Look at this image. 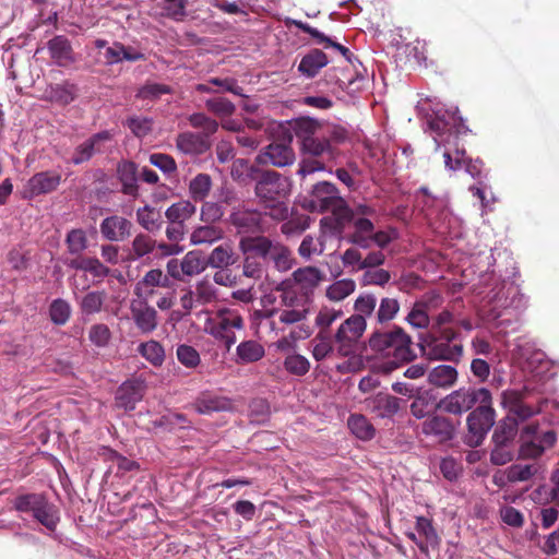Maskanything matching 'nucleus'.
<instances>
[{
	"mask_svg": "<svg viewBox=\"0 0 559 559\" xmlns=\"http://www.w3.org/2000/svg\"><path fill=\"white\" fill-rule=\"evenodd\" d=\"M457 370L450 365H439L432 368L427 376L430 385L439 389H450L457 381Z\"/></svg>",
	"mask_w": 559,
	"mask_h": 559,
	"instance_id": "nucleus-34",
	"label": "nucleus"
},
{
	"mask_svg": "<svg viewBox=\"0 0 559 559\" xmlns=\"http://www.w3.org/2000/svg\"><path fill=\"white\" fill-rule=\"evenodd\" d=\"M539 471L540 464L536 462L530 464L516 463L506 469V476L509 483L528 481L535 477Z\"/></svg>",
	"mask_w": 559,
	"mask_h": 559,
	"instance_id": "nucleus-43",
	"label": "nucleus"
},
{
	"mask_svg": "<svg viewBox=\"0 0 559 559\" xmlns=\"http://www.w3.org/2000/svg\"><path fill=\"white\" fill-rule=\"evenodd\" d=\"M71 314L70 305L61 299H55L49 306L50 320L57 325H63L68 322Z\"/></svg>",
	"mask_w": 559,
	"mask_h": 559,
	"instance_id": "nucleus-63",
	"label": "nucleus"
},
{
	"mask_svg": "<svg viewBox=\"0 0 559 559\" xmlns=\"http://www.w3.org/2000/svg\"><path fill=\"white\" fill-rule=\"evenodd\" d=\"M230 224L238 234L263 233V214L254 209L239 206L234 209L229 216Z\"/></svg>",
	"mask_w": 559,
	"mask_h": 559,
	"instance_id": "nucleus-17",
	"label": "nucleus"
},
{
	"mask_svg": "<svg viewBox=\"0 0 559 559\" xmlns=\"http://www.w3.org/2000/svg\"><path fill=\"white\" fill-rule=\"evenodd\" d=\"M289 280L297 289L307 293V296L312 299L313 292L324 280V275L316 266H304L295 270Z\"/></svg>",
	"mask_w": 559,
	"mask_h": 559,
	"instance_id": "nucleus-23",
	"label": "nucleus"
},
{
	"mask_svg": "<svg viewBox=\"0 0 559 559\" xmlns=\"http://www.w3.org/2000/svg\"><path fill=\"white\" fill-rule=\"evenodd\" d=\"M188 121L192 128L202 130L198 133L199 135H204L205 140H210V138L218 130V122L203 112L190 115L188 117Z\"/></svg>",
	"mask_w": 559,
	"mask_h": 559,
	"instance_id": "nucleus-54",
	"label": "nucleus"
},
{
	"mask_svg": "<svg viewBox=\"0 0 559 559\" xmlns=\"http://www.w3.org/2000/svg\"><path fill=\"white\" fill-rule=\"evenodd\" d=\"M377 304L378 300L373 294H360L354 302V310L356 313L353 316H360L361 319L371 317L373 313H376Z\"/></svg>",
	"mask_w": 559,
	"mask_h": 559,
	"instance_id": "nucleus-61",
	"label": "nucleus"
},
{
	"mask_svg": "<svg viewBox=\"0 0 559 559\" xmlns=\"http://www.w3.org/2000/svg\"><path fill=\"white\" fill-rule=\"evenodd\" d=\"M330 215L324 216L320 221V225L323 229L330 231L332 235H341L344 233L346 226L358 218L355 217V212L348 206L347 202L343 200L341 204L334 206Z\"/></svg>",
	"mask_w": 559,
	"mask_h": 559,
	"instance_id": "nucleus-19",
	"label": "nucleus"
},
{
	"mask_svg": "<svg viewBox=\"0 0 559 559\" xmlns=\"http://www.w3.org/2000/svg\"><path fill=\"white\" fill-rule=\"evenodd\" d=\"M295 160V153L289 143L273 142L269 144L257 156V163L262 165H272L275 167H285L292 165Z\"/></svg>",
	"mask_w": 559,
	"mask_h": 559,
	"instance_id": "nucleus-20",
	"label": "nucleus"
},
{
	"mask_svg": "<svg viewBox=\"0 0 559 559\" xmlns=\"http://www.w3.org/2000/svg\"><path fill=\"white\" fill-rule=\"evenodd\" d=\"M79 86L69 80H64L60 83L49 84L45 90L44 98L47 102L64 107L73 103L79 97Z\"/></svg>",
	"mask_w": 559,
	"mask_h": 559,
	"instance_id": "nucleus-22",
	"label": "nucleus"
},
{
	"mask_svg": "<svg viewBox=\"0 0 559 559\" xmlns=\"http://www.w3.org/2000/svg\"><path fill=\"white\" fill-rule=\"evenodd\" d=\"M554 429L540 430L538 423H531L520 430L521 443L518 449L520 460H537L557 443Z\"/></svg>",
	"mask_w": 559,
	"mask_h": 559,
	"instance_id": "nucleus-4",
	"label": "nucleus"
},
{
	"mask_svg": "<svg viewBox=\"0 0 559 559\" xmlns=\"http://www.w3.org/2000/svg\"><path fill=\"white\" fill-rule=\"evenodd\" d=\"M438 146L441 144L444 145L443 158L445 168L452 171L463 169V164L465 163V148L460 145L457 136H454V140H437Z\"/></svg>",
	"mask_w": 559,
	"mask_h": 559,
	"instance_id": "nucleus-31",
	"label": "nucleus"
},
{
	"mask_svg": "<svg viewBox=\"0 0 559 559\" xmlns=\"http://www.w3.org/2000/svg\"><path fill=\"white\" fill-rule=\"evenodd\" d=\"M343 200L334 183L320 181L312 187L307 207L311 212L324 213L341 204Z\"/></svg>",
	"mask_w": 559,
	"mask_h": 559,
	"instance_id": "nucleus-14",
	"label": "nucleus"
},
{
	"mask_svg": "<svg viewBox=\"0 0 559 559\" xmlns=\"http://www.w3.org/2000/svg\"><path fill=\"white\" fill-rule=\"evenodd\" d=\"M490 391L486 388L462 386L441 399L435 408L447 414L461 416L480 402H488Z\"/></svg>",
	"mask_w": 559,
	"mask_h": 559,
	"instance_id": "nucleus-8",
	"label": "nucleus"
},
{
	"mask_svg": "<svg viewBox=\"0 0 559 559\" xmlns=\"http://www.w3.org/2000/svg\"><path fill=\"white\" fill-rule=\"evenodd\" d=\"M412 344V337L399 325L391 330L374 331L368 340L370 349L384 358H391L395 367L416 358Z\"/></svg>",
	"mask_w": 559,
	"mask_h": 559,
	"instance_id": "nucleus-2",
	"label": "nucleus"
},
{
	"mask_svg": "<svg viewBox=\"0 0 559 559\" xmlns=\"http://www.w3.org/2000/svg\"><path fill=\"white\" fill-rule=\"evenodd\" d=\"M366 403L370 411L381 418H391L401 408V400L399 397L382 392L366 399Z\"/></svg>",
	"mask_w": 559,
	"mask_h": 559,
	"instance_id": "nucleus-26",
	"label": "nucleus"
},
{
	"mask_svg": "<svg viewBox=\"0 0 559 559\" xmlns=\"http://www.w3.org/2000/svg\"><path fill=\"white\" fill-rule=\"evenodd\" d=\"M117 177L121 183V192L126 195L138 198V165L132 160H121L117 165Z\"/></svg>",
	"mask_w": 559,
	"mask_h": 559,
	"instance_id": "nucleus-29",
	"label": "nucleus"
},
{
	"mask_svg": "<svg viewBox=\"0 0 559 559\" xmlns=\"http://www.w3.org/2000/svg\"><path fill=\"white\" fill-rule=\"evenodd\" d=\"M420 431L436 443H445L454 439L456 426L451 418L432 414L421 423Z\"/></svg>",
	"mask_w": 559,
	"mask_h": 559,
	"instance_id": "nucleus-16",
	"label": "nucleus"
},
{
	"mask_svg": "<svg viewBox=\"0 0 559 559\" xmlns=\"http://www.w3.org/2000/svg\"><path fill=\"white\" fill-rule=\"evenodd\" d=\"M356 283L352 278L334 282L326 288V297L332 301H342L355 292Z\"/></svg>",
	"mask_w": 559,
	"mask_h": 559,
	"instance_id": "nucleus-59",
	"label": "nucleus"
},
{
	"mask_svg": "<svg viewBox=\"0 0 559 559\" xmlns=\"http://www.w3.org/2000/svg\"><path fill=\"white\" fill-rule=\"evenodd\" d=\"M528 364L533 367V371L536 376H545L548 378L555 376V372H551L554 362L546 357L544 352H534L528 358Z\"/></svg>",
	"mask_w": 559,
	"mask_h": 559,
	"instance_id": "nucleus-62",
	"label": "nucleus"
},
{
	"mask_svg": "<svg viewBox=\"0 0 559 559\" xmlns=\"http://www.w3.org/2000/svg\"><path fill=\"white\" fill-rule=\"evenodd\" d=\"M133 224L126 217L111 215L99 225L102 236L108 241H123L131 236Z\"/></svg>",
	"mask_w": 559,
	"mask_h": 559,
	"instance_id": "nucleus-21",
	"label": "nucleus"
},
{
	"mask_svg": "<svg viewBox=\"0 0 559 559\" xmlns=\"http://www.w3.org/2000/svg\"><path fill=\"white\" fill-rule=\"evenodd\" d=\"M254 193L266 214L275 221H285L289 216L285 202L290 193V181L275 170H261L254 177Z\"/></svg>",
	"mask_w": 559,
	"mask_h": 559,
	"instance_id": "nucleus-1",
	"label": "nucleus"
},
{
	"mask_svg": "<svg viewBox=\"0 0 559 559\" xmlns=\"http://www.w3.org/2000/svg\"><path fill=\"white\" fill-rule=\"evenodd\" d=\"M453 329H440V332H430L423 340V350L429 359L459 361L463 354V346L453 343L457 337Z\"/></svg>",
	"mask_w": 559,
	"mask_h": 559,
	"instance_id": "nucleus-6",
	"label": "nucleus"
},
{
	"mask_svg": "<svg viewBox=\"0 0 559 559\" xmlns=\"http://www.w3.org/2000/svg\"><path fill=\"white\" fill-rule=\"evenodd\" d=\"M212 189V178L207 174H198L189 183V193L194 202H202Z\"/></svg>",
	"mask_w": 559,
	"mask_h": 559,
	"instance_id": "nucleus-53",
	"label": "nucleus"
},
{
	"mask_svg": "<svg viewBox=\"0 0 559 559\" xmlns=\"http://www.w3.org/2000/svg\"><path fill=\"white\" fill-rule=\"evenodd\" d=\"M237 364L246 365L257 362L262 359L265 355V350L262 344L257 341L248 340L241 342L237 348Z\"/></svg>",
	"mask_w": 559,
	"mask_h": 559,
	"instance_id": "nucleus-40",
	"label": "nucleus"
},
{
	"mask_svg": "<svg viewBox=\"0 0 559 559\" xmlns=\"http://www.w3.org/2000/svg\"><path fill=\"white\" fill-rule=\"evenodd\" d=\"M243 328V318L238 309L221 308L207 320L205 331L229 350L237 341L235 332Z\"/></svg>",
	"mask_w": 559,
	"mask_h": 559,
	"instance_id": "nucleus-5",
	"label": "nucleus"
},
{
	"mask_svg": "<svg viewBox=\"0 0 559 559\" xmlns=\"http://www.w3.org/2000/svg\"><path fill=\"white\" fill-rule=\"evenodd\" d=\"M345 239L348 243L362 249H369L371 243H376L380 249H384L392 241V237L388 231H376L373 223L365 217H359L354 222V230Z\"/></svg>",
	"mask_w": 559,
	"mask_h": 559,
	"instance_id": "nucleus-11",
	"label": "nucleus"
},
{
	"mask_svg": "<svg viewBox=\"0 0 559 559\" xmlns=\"http://www.w3.org/2000/svg\"><path fill=\"white\" fill-rule=\"evenodd\" d=\"M293 24L298 29L302 31L304 33H306V34L310 35L312 38H314L318 44H322L325 47H333V48H335L336 50H338L342 53V56L348 62H352L353 53L345 46H343V45H341V44H338L336 41H333L330 37L324 35L322 32L318 31L317 28L312 27L308 23H305L302 21L294 20Z\"/></svg>",
	"mask_w": 559,
	"mask_h": 559,
	"instance_id": "nucleus-37",
	"label": "nucleus"
},
{
	"mask_svg": "<svg viewBox=\"0 0 559 559\" xmlns=\"http://www.w3.org/2000/svg\"><path fill=\"white\" fill-rule=\"evenodd\" d=\"M293 129L301 146L306 139L317 136L320 132H322L324 127H321L316 119L302 117L295 120Z\"/></svg>",
	"mask_w": 559,
	"mask_h": 559,
	"instance_id": "nucleus-46",
	"label": "nucleus"
},
{
	"mask_svg": "<svg viewBox=\"0 0 559 559\" xmlns=\"http://www.w3.org/2000/svg\"><path fill=\"white\" fill-rule=\"evenodd\" d=\"M429 302L425 300H417L414 302L411 311L405 320L408 324L416 329H427L430 325V318L428 314Z\"/></svg>",
	"mask_w": 559,
	"mask_h": 559,
	"instance_id": "nucleus-48",
	"label": "nucleus"
},
{
	"mask_svg": "<svg viewBox=\"0 0 559 559\" xmlns=\"http://www.w3.org/2000/svg\"><path fill=\"white\" fill-rule=\"evenodd\" d=\"M13 508L21 513H31L37 522L51 532L56 530L60 520L58 510L43 493L20 495L14 499Z\"/></svg>",
	"mask_w": 559,
	"mask_h": 559,
	"instance_id": "nucleus-7",
	"label": "nucleus"
},
{
	"mask_svg": "<svg viewBox=\"0 0 559 559\" xmlns=\"http://www.w3.org/2000/svg\"><path fill=\"white\" fill-rule=\"evenodd\" d=\"M136 222L147 233H156L163 226L162 215L151 205H144L136 210Z\"/></svg>",
	"mask_w": 559,
	"mask_h": 559,
	"instance_id": "nucleus-42",
	"label": "nucleus"
},
{
	"mask_svg": "<svg viewBox=\"0 0 559 559\" xmlns=\"http://www.w3.org/2000/svg\"><path fill=\"white\" fill-rule=\"evenodd\" d=\"M114 136L112 130H103L92 134L74 148L71 163L82 165L90 162L94 155L104 154L106 144L111 142Z\"/></svg>",
	"mask_w": 559,
	"mask_h": 559,
	"instance_id": "nucleus-13",
	"label": "nucleus"
},
{
	"mask_svg": "<svg viewBox=\"0 0 559 559\" xmlns=\"http://www.w3.org/2000/svg\"><path fill=\"white\" fill-rule=\"evenodd\" d=\"M347 140L348 132L345 128L337 124H329L317 136L306 139L300 148L305 155L332 162L341 155L338 145Z\"/></svg>",
	"mask_w": 559,
	"mask_h": 559,
	"instance_id": "nucleus-3",
	"label": "nucleus"
},
{
	"mask_svg": "<svg viewBox=\"0 0 559 559\" xmlns=\"http://www.w3.org/2000/svg\"><path fill=\"white\" fill-rule=\"evenodd\" d=\"M193 292L195 294V301L200 306L212 304L217 299V289L207 278L198 281Z\"/></svg>",
	"mask_w": 559,
	"mask_h": 559,
	"instance_id": "nucleus-60",
	"label": "nucleus"
},
{
	"mask_svg": "<svg viewBox=\"0 0 559 559\" xmlns=\"http://www.w3.org/2000/svg\"><path fill=\"white\" fill-rule=\"evenodd\" d=\"M197 211L195 205L190 201H179L171 204L165 212V216L169 223L183 224L191 218Z\"/></svg>",
	"mask_w": 559,
	"mask_h": 559,
	"instance_id": "nucleus-47",
	"label": "nucleus"
},
{
	"mask_svg": "<svg viewBox=\"0 0 559 559\" xmlns=\"http://www.w3.org/2000/svg\"><path fill=\"white\" fill-rule=\"evenodd\" d=\"M276 292L280 293L281 305L285 308H305L309 310L312 299L307 296V293H301L300 289H297L290 280L283 281L276 287Z\"/></svg>",
	"mask_w": 559,
	"mask_h": 559,
	"instance_id": "nucleus-25",
	"label": "nucleus"
},
{
	"mask_svg": "<svg viewBox=\"0 0 559 559\" xmlns=\"http://www.w3.org/2000/svg\"><path fill=\"white\" fill-rule=\"evenodd\" d=\"M156 248V241L148 234H138L131 243L129 257L131 260H140L151 254Z\"/></svg>",
	"mask_w": 559,
	"mask_h": 559,
	"instance_id": "nucleus-49",
	"label": "nucleus"
},
{
	"mask_svg": "<svg viewBox=\"0 0 559 559\" xmlns=\"http://www.w3.org/2000/svg\"><path fill=\"white\" fill-rule=\"evenodd\" d=\"M50 57L56 59L58 63L63 61H73V50L70 40L62 35L52 37L47 43Z\"/></svg>",
	"mask_w": 559,
	"mask_h": 559,
	"instance_id": "nucleus-44",
	"label": "nucleus"
},
{
	"mask_svg": "<svg viewBox=\"0 0 559 559\" xmlns=\"http://www.w3.org/2000/svg\"><path fill=\"white\" fill-rule=\"evenodd\" d=\"M68 266L74 270L91 273L94 277H106L110 273V269L104 265L95 257L78 255L68 262Z\"/></svg>",
	"mask_w": 559,
	"mask_h": 559,
	"instance_id": "nucleus-36",
	"label": "nucleus"
},
{
	"mask_svg": "<svg viewBox=\"0 0 559 559\" xmlns=\"http://www.w3.org/2000/svg\"><path fill=\"white\" fill-rule=\"evenodd\" d=\"M367 329L366 319L350 316L336 330L334 342L338 357H355L359 350L360 340Z\"/></svg>",
	"mask_w": 559,
	"mask_h": 559,
	"instance_id": "nucleus-9",
	"label": "nucleus"
},
{
	"mask_svg": "<svg viewBox=\"0 0 559 559\" xmlns=\"http://www.w3.org/2000/svg\"><path fill=\"white\" fill-rule=\"evenodd\" d=\"M182 261L181 270H185L187 277H192L201 274L206 269V261L202 257L201 251L191 250L187 252Z\"/></svg>",
	"mask_w": 559,
	"mask_h": 559,
	"instance_id": "nucleus-56",
	"label": "nucleus"
},
{
	"mask_svg": "<svg viewBox=\"0 0 559 559\" xmlns=\"http://www.w3.org/2000/svg\"><path fill=\"white\" fill-rule=\"evenodd\" d=\"M145 390L146 382L141 377L124 381L117 390L116 406L127 412L133 411L143 399Z\"/></svg>",
	"mask_w": 559,
	"mask_h": 559,
	"instance_id": "nucleus-18",
	"label": "nucleus"
},
{
	"mask_svg": "<svg viewBox=\"0 0 559 559\" xmlns=\"http://www.w3.org/2000/svg\"><path fill=\"white\" fill-rule=\"evenodd\" d=\"M275 245L276 242L262 235L245 236L239 240V250L242 254H253L260 260H265L270 257Z\"/></svg>",
	"mask_w": 559,
	"mask_h": 559,
	"instance_id": "nucleus-27",
	"label": "nucleus"
},
{
	"mask_svg": "<svg viewBox=\"0 0 559 559\" xmlns=\"http://www.w3.org/2000/svg\"><path fill=\"white\" fill-rule=\"evenodd\" d=\"M138 352L154 367L162 366L165 360L164 347L154 340L141 343L138 347Z\"/></svg>",
	"mask_w": 559,
	"mask_h": 559,
	"instance_id": "nucleus-52",
	"label": "nucleus"
},
{
	"mask_svg": "<svg viewBox=\"0 0 559 559\" xmlns=\"http://www.w3.org/2000/svg\"><path fill=\"white\" fill-rule=\"evenodd\" d=\"M61 175L52 170L39 171L33 175L24 185L20 194L23 200H33L41 194H49L58 189Z\"/></svg>",
	"mask_w": 559,
	"mask_h": 559,
	"instance_id": "nucleus-15",
	"label": "nucleus"
},
{
	"mask_svg": "<svg viewBox=\"0 0 559 559\" xmlns=\"http://www.w3.org/2000/svg\"><path fill=\"white\" fill-rule=\"evenodd\" d=\"M131 316L135 326L143 334L154 332L158 325L157 311L147 302L140 301L131 305Z\"/></svg>",
	"mask_w": 559,
	"mask_h": 559,
	"instance_id": "nucleus-24",
	"label": "nucleus"
},
{
	"mask_svg": "<svg viewBox=\"0 0 559 559\" xmlns=\"http://www.w3.org/2000/svg\"><path fill=\"white\" fill-rule=\"evenodd\" d=\"M176 147L186 155H201L211 147V141L197 132H181L176 138Z\"/></svg>",
	"mask_w": 559,
	"mask_h": 559,
	"instance_id": "nucleus-28",
	"label": "nucleus"
},
{
	"mask_svg": "<svg viewBox=\"0 0 559 559\" xmlns=\"http://www.w3.org/2000/svg\"><path fill=\"white\" fill-rule=\"evenodd\" d=\"M329 63L328 56L314 48L307 52L298 64V71L306 78H314Z\"/></svg>",
	"mask_w": 559,
	"mask_h": 559,
	"instance_id": "nucleus-33",
	"label": "nucleus"
},
{
	"mask_svg": "<svg viewBox=\"0 0 559 559\" xmlns=\"http://www.w3.org/2000/svg\"><path fill=\"white\" fill-rule=\"evenodd\" d=\"M269 259L273 261L276 270L281 272L290 270L295 263L292 251L281 242H276Z\"/></svg>",
	"mask_w": 559,
	"mask_h": 559,
	"instance_id": "nucleus-58",
	"label": "nucleus"
},
{
	"mask_svg": "<svg viewBox=\"0 0 559 559\" xmlns=\"http://www.w3.org/2000/svg\"><path fill=\"white\" fill-rule=\"evenodd\" d=\"M452 122L445 119L444 116L436 115L428 121V126L430 130L437 133L440 136V140H454V136H457L459 131L455 130L453 133V128H455V118L452 117Z\"/></svg>",
	"mask_w": 559,
	"mask_h": 559,
	"instance_id": "nucleus-55",
	"label": "nucleus"
},
{
	"mask_svg": "<svg viewBox=\"0 0 559 559\" xmlns=\"http://www.w3.org/2000/svg\"><path fill=\"white\" fill-rule=\"evenodd\" d=\"M527 391L525 390H504L501 393V406L507 412L503 418H510L512 421H526L539 413V408L526 402Z\"/></svg>",
	"mask_w": 559,
	"mask_h": 559,
	"instance_id": "nucleus-12",
	"label": "nucleus"
},
{
	"mask_svg": "<svg viewBox=\"0 0 559 559\" xmlns=\"http://www.w3.org/2000/svg\"><path fill=\"white\" fill-rule=\"evenodd\" d=\"M237 261L233 243L226 241L215 247L207 257L206 265L214 269L228 267Z\"/></svg>",
	"mask_w": 559,
	"mask_h": 559,
	"instance_id": "nucleus-35",
	"label": "nucleus"
},
{
	"mask_svg": "<svg viewBox=\"0 0 559 559\" xmlns=\"http://www.w3.org/2000/svg\"><path fill=\"white\" fill-rule=\"evenodd\" d=\"M416 530L418 534L425 538V543H417V546L423 554L428 555L429 546H431L432 548L439 546L440 537L436 528L433 527L432 521L430 519H427L425 516H417Z\"/></svg>",
	"mask_w": 559,
	"mask_h": 559,
	"instance_id": "nucleus-38",
	"label": "nucleus"
},
{
	"mask_svg": "<svg viewBox=\"0 0 559 559\" xmlns=\"http://www.w3.org/2000/svg\"><path fill=\"white\" fill-rule=\"evenodd\" d=\"M400 301L394 297H382L376 309V319L380 324L393 321L400 311Z\"/></svg>",
	"mask_w": 559,
	"mask_h": 559,
	"instance_id": "nucleus-51",
	"label": "nucleus"
},
{
	"mask_svg": "<svg viewBox=\"0 0 559 559\" xmlns=\"http://www.w3.org/2000/svg\"><path fill=\"white\" fill-rule=\"evenodd\" d=\"M312 346V357L317 361H322L329 357L333 350V340L329 331H319L310 342Z\"/></svg>",
	"mask_w": 559,
	"mask_h": 559,
	"instance_id": "nucleus-45",
	"label": "nucleus"
},
{
	"mask_svg": "<svg viewBox=\"0 0 559 559\" xmlns=\"http://www.w3.org/2000/svg\"><path fill=\"white\" fill-rule=\"evenodd\" d=\"M488 402H480L471 411L466 418L469 433V443L478 445L496 421V411L492 406L491 392L488 394Z\"/></svg>",
	"mask_w": 559,
	"mask_h": 559,
	"instance_id": "nucleus-10",
	"label": "nucleus"
},
{
	"mask_svg": "<svg viewBox=\"0 0 559 559\" xmlns=\"http://www.w3.org/2000/svg\"><path fill=\"white\" fill-rule=\"evenodd\" d=\"M416 201L427 219H432L445 209V200L432 193L427 187H420L416 192Z\"/></svg>",
	"mask_w": 559,
	"mask_h": 559,
	"instance_id": "nucleus-30",
	"label": "nucleus"
},
{
	"mask_svg": "<svg viewBox=\"0 0 559 559\" xmlns=\"http://www.w3.org/2000/svg\"><path fill=\"white\" fill-rule=\"evenodd\" d=\"M347 425L350 431L361 440H371L374 437L376 429L364 415H350Z\"/></svg>",
	"mask_w": 559,
	"mask_h": 559,
	"instance_id": "nucleus-50",
	"label": "nucleus"
},
{
	"mask_svg": "<svg viewBox=\"0 0 559 559\" xmlns=\"http://www.w3.org/2000/svg\"><path fill=\"white\" fill-rule=\"evenodd\" d=\"M413 397V402L409 406L411 414L417 419H426L428 416H431L430 413L433 409V400L429 392L418 393Z\"/></svg>",
	"mask_w": 559,
	"mask_h": 559,
	"instance_id": "nucleus-57",
	"label": "nucleus"
},
{
	"mask_svg": "<svg viewBox=\"0 0 559 559\" xmlns=\"http://www.w3.org/2000/svg\"><path fill=\"white\" fill-rule=\"evenodd\" d=\"M224 238L222 227L214 224L198 226L190 235V242L194 246H210Z\"/></svg>",
	"mask_w": 559,
	"mask_h": 559,
	"instance_id": "nucleus-39",
	"label": "nucleus"
},
{
	"mask_svg": "<svg viewBox=\"0 0 559 559\" xmlns=\"http://www.w3.org/2000/svg\"><path fill=\"white\" fill-rule=\"evenodd\" d=\"M205 107L219 118L231 116L236 110V106L225 97L210 98L205 102Z\"/></svg>",
	"mask_w": 559,
	"mask_h": 559,
	"instance_id": "nucleus-64",
	"label": "nucleus"
},
{
	"mask_svg": "<svg viewBox=\"0 0 559 559\" xmlns=\"http://www.w3.org/2000/svg\"><path fill=\"white\" fill-rule=\"evenodd\" d=\"M519 433V425L510 418H502L492 433V443L515 445V438Z\"/></svg>",
	"mask_w": 559,
	"mask_h": 559,
	"instance_id": "nucleus-41",
	"label": "nucleus"
},
{
	"mask_svg": "<svg viewBox=\"0 0 559 559\" xmlns=\"http://www.w3.org/2000/svg\"><path fill=\"white\" fill-rule=\"evenodd\" d=\"M194 408L199 414L210 415L214 412L230 411L233 408V403L226 396L203 393L195 400Z\"/></svg>",
	"mask_w": 559,
	"mask_h": 559,
	"instance_id": "nucleus-32",
	"label": "nucleus"
}]
</instances>
